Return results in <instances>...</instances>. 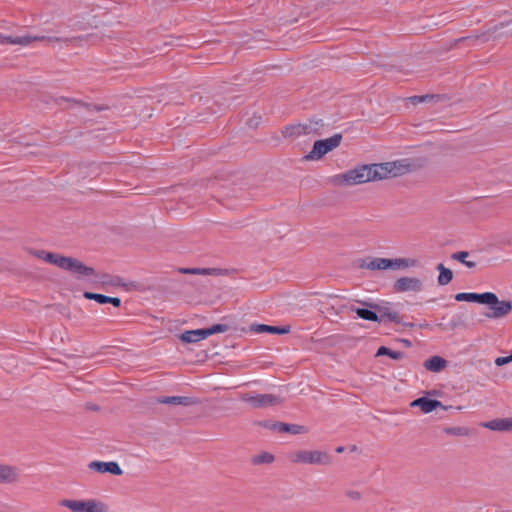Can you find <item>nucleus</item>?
<instances>
[{
  "label": "nucleus",
  "mask_w": 512,
  "mask_h": 512,
  "mask_svg": "<svg viewBox=\"0 0 512 512\" xmlns=\"http://www.w3.org/2000/svg\"><path fill=\"white\" fill-rule=\"evenodd\" d=\"M60 505L71 512H112L109 505L99 499H63Z\"/></svg>",
  "instance_id": "nucleus-4"
},
{
  "label": "nucleus",
  "mask_w": 512,
  "mask_h": 512,
  "mask_svg": "<svg viewBox=\"0 0 512 512\" xmlns=\"http://www.w3.org/2000/svg\"><path fill=\"white\" fill-rule=\"evenodd\" d=\"M260 120H261V117H253L248 120L247 124L250 127H256L259 124Z\"/></svg>",
  "instance_id": "nucleus-37"
},
{
  "label": "nucleus",
  "mask_w": 512,
  "mask_h": 512,
  "mask_svg": "<svg viewBox=\"0 0 512 512\" xmlns=\"http://www.w3.org/2000/svg\"><path fill=\"white\" fill-rule=\"evenodd\" d=\"M304 129L305 135H319L320 129L323 127L322 120L313 121L310 120L306 123H301Z\"/></svg>",
  "instance_id": "nucleus-27"
},
{
  "label": "nucleus",
  "mask_w": 512,
  "mask_h": 512,
  "mask_svg": "<svg viewBox=\"0 0 512 512\" xmlns=\"http://www.w3.org/2000/svg\"><path fill=\"white\" fill-rule=\"evenodd\" d=\"M43 37L38 36H29V35H23V36H11V35H2L0 34V44H11V45H21V46H27L31 44L34 41L42 40Z\"/></svg>",
  "instance_id": "nucleus-13"
},
{
  "label": "nucleus",
  "mask_w": 512,
  "mask_h": 512,
  "mask_svg": "<svg viewBox=\"0 0 512 512\" xmlns=\"http://www.w3.org/2000/svg\"><path fill=\"white\" fill-rule=\"evenodd\" d=\"M392 288L395 293H419L423 290L424 284L418 277L403 276L393 283Z\"/></svg>",
  "instance_id": "nucleus-8"
},
{
  "label": "nucleus",
  "mask_w": 512,
  "mask_h": 512,
  "mask_svg": "<svg viewBox=\"0 0 512 512\" xmlns=\"http://www.w3.org/2000/svg\"><path fill=\"white\" fill-rule=\"evenodd\" d=\"M83 296L88 300H94L100 304L110 303L115 307H119L121 305L120 298L117 297H109L98 293L92 292H84Z\"/></svg>",
  "instance_id": "nucleus-18"
},
{
  "label": "nucleus",
  "mask_w": 512,
  "mask_h": 512,
  "mask_svg": "<svg viewBox=\"0 0 512 512\" xmlns=\"http://www.w3.org/2000/svg\"><path fill=\"white\" fill-rule=\"evenodd\" d=\"M423 366L426 370L437 373L448 366V361L440 356H432L423 363Z\"/></svg>",
  "instance_id": "nucleus-17"
},
{
  "label": "nucleus",
  "mask_w": 512,
  "mask_h": 512,
  "mask_svg": "<svg viewBox=\"0 0 512 512\" xmlns=\"http://www.w3.org/2000/svg\"><path fill=\"white\" fill-rule=\"evenodd\" d=\"M366 306L375 309L378 312L380 322L389 321L394 323H402V317L396 310L391 309L388 306H380L374 303H364Z\"/></svg>",
  "instance_id": "nucleus-10"
},
{
  "label": "nucleus",
  "mask_w": 512,
  "mask_h": 512,
  "mask_svg": "<svg viewBox=\"0 0 512 512\" xmlns=\"http://www.w3.org/2000/svg\"><path fill=\"white\" fill-rule=\"evenodd\" d=\"M274 461V456L268 452H263L253 458L254 464H269Z\"/></svg>",
  "instance_id": "nucleus-33"
},
{
  "label": "nucleus",
  "mask_w": 512,
  "mask_h": 512,
  "mask_svg": "<svg viewBox=\"0 0 512 512\" xmlns=\"http://www.w3.org/2000/svg\"><path fill=\"white\" fill-rule=\"evenodd\" d=\"M342 140L341 134H335L330 138L314 142L312 150L305 156L306 160H319L325 154L337 148Z\"/></svg>",
  "instance_id": "nucleus-6"
},
{
  "label": "nucleus",
  "mask_w": 512,
  "mask_h": 512,
  "mask_svg": "<svg viewBox=\"0 0 512 512\" xmlns=\"http://www.w3.org/2000/svg\"><path fill=\"white\" fill-rule=\"evenodd\" d=\"M293 463L328 465L331 463V457L326 452L318 450H299L294 452L291 457Z\"/></svg>",
  "instance_id": "nucleus-5"
},
{
  "label": "nucleus",
  "mask_w": 512,
  "mask_h": 512,
  "mask_svg": "<svg viewBox=\"0 0 512 512\" xmlns=\"http://www.w3.org/2000/svg\"><path fill=\"white\" fill-rule=\"evenodd\" d=\"M455 300L462 302H476L490 306V310L485 313L488 319H500L509 315L512 311V303L506 300H499L498 296L492 292L472 293L461 292L455 295Z\"/></svg>",
  "instance_id": "nucleus-3"
},
{
  "label": "nucleus",
  "mask_w": 512,
  "mask_h": 512,
  "mask_svg": "<svg viewBox=\"0 0 512 512\" xmlns=\"http://www.w3.org/2000/svg\"><path fill=\"white\" fill-rule=\"evenodd\" d=\"M250 330L255 333H272V334H287L290 332V327H277L265 324H253Z\"/></svg>",
  "instance_id": "nucleus-16"
},
{
  "label": "nucleus",
  "mask_w": 512,
  "mask_h": 512,
  "mask_svg": "<svg viewBox=\"0 0 512 512\" xmlns=\"http://www.w3.org/2000/svg\"><path fill=\"white\" fill-rule=\"evenodd\" d=\"M383 355H387L394 360H400L404 356V354L400 351H392L385 346H381L378 349L376 356H383Z\"/></svg>",
  "instance_id": "nucleus-31"
},
{
  "label": "nucleus",
  "mask_w": 512,
  "mask_h": 512,
  "mask_svg": "<svg viewBox=\"0 0 512 512\" xmlns=\"http://www.w3.org/2000/svg\"><path fill=\"white\" fill-rule=\"evenodd\" d=\"M20 474L16 467L0 463V483L12 484L19 480Z\"/></svg>",
  "instance_id": "nucleus-15"
},
{
  "label": "nucleus",
  "mask_w": 512,
  "mask_h": 512,
  "mask_svg": "<svg viewBox=\"0 0 512 512\" xmlns=\"http://www.w3.org/2000/svg\"><path fill=\"white\" fill-rule=\"evenodd\" d=\"M229 330V326L228 325H224V324H215L213 326H211L210 328H206L204 329V332H205V336L206 338L213 335V334H216V333H224L226 331Z\"/></svg>",
  "instance_id": "nucleus-32"
},
{
  "label": "nucleus",
  "mask_w": 512,
  "mask_h": 512,
  "mask_svg": "<svg viewBox=\"0 0 512 512\" xmlns=\"http://www.w3.org/2000/svg\"><path fill=\"white\" fill-rule=\"evenodd\" d=\"M415 165L408 159L363 164L344 173L335 175L333 183L340 187L362 185L405 175L414 170Z\"/></svg>",
  "instance_id": "nucleus-1"
},
{
  "label": "nucleus",
  "mask_w": 512,
  "mask_h": 512,
  "mask_svg": "<svg viewBox=\"0 0 512 512\" xmlns=\"http://www.w3.org/2000/svg\"><path fill=\"white\" fill-rule=\"evenodd\" d=\"M198 403L196 398L188 396H162V413L172 412L176 407H188Z\"/></svg>",
  "instance_id": "nucleus-9"
},
{
  "label": "nucleus",
  "mask_w": 512,
  "mask_h": 512,
  "mask_svg": "<svg viewBox=\"0 0 512 512\" xmlns=\"http://www.w3.org/2000/svg\"><path fill=\"white\" fill-rule=\"evenodd\" d=\"M283 133H284V136L287 138H296V137L305 135L304 129H303V126L301 123L286 127Z\"/></svg>",
  "instance_id": "nucleus-30"
},
{
  "label": "nucleus",
  "mask_w": 512,
  "mask_h": 512,
  "mask_svg": "<svg viewBox=\"0 0 512 512\" xmlns=\"http://www.w3.org/2000/svg\"><path fill=\"white\" fill-rule=\"evenodd\" d=\"M481 426L492 431L512 432V417L493 419L491 421L483 422Z\"/></svg>",
  "instance_id": "nucleus-14"
},
{
  "label": "nucleus",
  "mask_w": 512,
  "mask_h": 512,
  "mask_svg": "<svg viewBox=\"0 0 512 512\" xmlns=\"http://www.w3.org/2000/svg\"><path fill=\"white\" fill-rule=\"evenodd\" d=\"M346 496L348 499L358 502L362 499V493L358 490H348L346 492Z\"/></svg>",
  "instance_id": "nucleus-34"
},
{
  "label": "nucleus",
  "mask_w": 512,
  "mask_h": 512,
  "mask_svg": "<svg viewBox=\"0 0 512 512\" xmlns=\"http://www.w3.org/2000/svg\"><path fill=\"white\" fill-rule=\"evenodd\" d=\"M510 362H512V354L509 356H505V357H497L495 359V364L497 366H503V365L509 364Z\"/></svg>",
  "instance_id": "nucleus-35"
},
{
  "label": "nucleus",
  "mask_w": 512,
  "mask_h": 512,
  "mask_svg": "<svg viewBox=\"0 0 512 512\" xmlns=\"http://www.w3.org/2000/svg\"><path fill=\"white\" fill-rule=\"evenodd\" d=\"M411 407H419L425 414L432 412L437 408L448 410L451 406H445L438 400L429 399L427 397H420L410 403Z\"/></svg>",
  "instance_id": "nucleus-12"
},
{
  "label": "nucleus",
  "mask_w": 512,
  "mask_h": 512,
  "mask_svg": "<svg viewBox=\"0 0 512 512\" xmlns=\"http://www.w3.org/2000/svg\"><path fill=\"white\" fill-rule=\"evenodd\" d=\"M443 431L447 435L456 437H468L472 434L471 429L465 426L445 427Z\"/></svg>",
  "instance_id": "nucleus-26"
},
{
  "label": "nucleus",
  "mask_w": 512,
  "mask_h": 512,
  "mask_svg": "<svg viewBox=\"0 0 512 512\" xmlns=\"http://www.w3.org/2000/svg\"><path fill=\"white\" fill-rule=\"evenodd\" d=\"M389 268L392 270L407 269L417 267L419 262L413 258H395L389 259Z\"/></svg>",
  "instance_id": "nucleus-19"
},
{
  "label": "nucleus",
  "mask_w": 512,
  "mask_h": 512,
  "mask_svg": "<svg viewBox=\"0 0 512 512\" xmlns=\"http://www.w3.org/2000/svg\"><path fill=\"white\" fill-rule=\"evenodd\" d=\"M218 269L215 268H179L178 272L183 274H193V275H216L218 273Z\"/></svg>",
  "instance_id": "nucleus-25"
},
{
  "label": "nucleus",
  "mask_w": 512,
  "mask_h": 512,
  "mask_svg": "<svg viewBox=\"0 0 512 512\" xmlns=\"http://www.w3.org/2000/svg\"><path fill=\"white\" fill-rule=\"evenodd\" d=\"M240 399L243 402L250 404L253 408H265L270 406L279 405L282 400L279 396L273 394H242Z\"/></svg>",
  "instance_id": "nucleus-7"
},
{
  "label": "nucleus",
  "mask_w": 512,
  "mask_h": 512,
  "mask_svg": "<svg viewBox=\"0 0 512 512\" xmlns=\"http://www.w3.org/2000/svg\"><path fill=\"white\" fill-rule=\"evenodd\" d=\"M390 264L388 258H373L369 262L364 263L361 267L368 270H388Z\"/></svg>",
  "instance_id": "nucleus-22"
},
{
  "label": "nucleus",
  "mask_w": 512,
  "mask_h": 512,
  "mask_svg": "<svg viewBox=\"0 0 512 512\" xmlns=\"http://www.w3.org/2000/svg\"><path fill=\"white\" fill-rule=\"evenodd\" d=\"M470 256L468 251H458L451 255V258L455 261H458L464 264L466 267L473 269L476 267L477 263L475 261H470L467 258Z\"/></svg>",
  "instance_id": "nucleus-28"
},
{
  "label": "nucleus",
  "mask_w": 512,
  "mask_h": 512,
  "mask_svg": "<svg viewBox=\"0 0 512 512\" xmlns=\"http://www.w3.org/2000/svg\"><path fill=\"white\" fill-rule=\"evenodd\" d=\"M273 429H277L280 432H288L292 434H304L307 432V428L301 425H293L286 423H275Z\"/></svg>",
  "instance_id": "nucleus-23"
},
{
  "label": "nucleus",
  "mask_w": 512,
  "mask_h": 512,
  "mask_svg": "<svg viewBox=\"0 0 512 512\" xmlns=\"http://www.w3.org/2000/svg\"><path fill=\"white\" fill-rule=\"evenodd\" d=\"M88 468L98 473H110L112 475H122L123 471L118 465V463L111 462H102V461H92L89 463Z\"/></svg>",
  "instance_id": "nucleus-11"
},
{
  "label": "nucleus",
  "mask_w": 512,
  "mask_h": 512,
  "mask_svg": "<svg viewBox=\"0 0 512 512\" xmlns=\"http://www.w3.org/2000/svg\"><path fill=\"white\" fill-rule=\"evenodd\" d=\"M80 281H91V282H94V283H101L102 285H106V286H120L121 285V281L119 278H113V277H110L108 275H99L96 271H95V276H93L91 279H79Z\"/></svg>",
  "instance_id": "nucleus-21"
},
{
  "label": "nucleus",
  "mask_w": 512,
  "mask_h": 512,
  "mask_svg": "<svg viewBox=\"0 0 512 512\" xmlns=\"http://www.w3.org/2000/svg\"><path fill=\"white\" fill-rule=\"evenodd\" d=\"M434 98V96H431V95H424V96H414L411 98V100L416 103V102H425L427 100H432Z\"/></svg>",
  "instance_id": "nucleus-36"
},
{
  "label": "nucleus",
  "mask_w": 512,
  "mask_h": 512,
  "mask_svg": "<svg viewBox=\"0 0 512 512\" xmlns=\"http://www.w3.org/2000/svg\"><path fill=\"white\" fill-rule=\"evenodd\" d=\"M429 395H438L439 392L437 390H432L428 392Z\"/></svg>",
  "instance_id": "nucleus-40"
},
{
  "label": "nucleus",
  "mask_w": 512,
  "mask_h": 512,
  "mask_svg": "<svg viewBox=\"0 0 512 512\" xmlns=\"http://www.w3.org/2000/svg\"><path fill=\"white\" fill-rule=\"evenodd\" d=\"M174 46L175 45V39L173 37H169L168 41H165L162 43V46Z\"/></svg>",
  "instance_id": "nucleus-38"
},
{
  "label": "nucleus",
  "mask_w": 512,
  "mask_h": 512,
  "mask_svg": "<svg viewBox=\"0 0 512 512\" xmlns=\"http://www.w3.org/2000/svg\"><path fill=\"white\" fill-rule=\"evenodd\" d=\"M342 451H343L342 447L337 448V452H342Z\"/></svg>",
  "instance_id": "nucleus-42"
},
{
  "label": "nucleus",
  "mask_w": 512,
  "mask_h": 512,
  "mask_svg": "<svg viewBox=\"0 0 512 512\" xmlns=\"http://www.w3.org/2000/svg\"><path fill=\"white\" fill-rule=\"evenodd\" d=\"M403 342L405 343V345L409 346L410 345V341L409 340H403Z\"/></svg>",
  "instance_id": "nucleus-41"
},
{
  "label": "nucleus",
  "mask_w": 512,
  "mask_h": 512,
  "mask_svg": "<svg viewBox=\"0 0 512 512\" xmlns=\"http://www.w3.org/2000/svg\"><path fill=\"white\" fill-rule=\"evenodd\" d=\"M352 311H355L356 314L365 320L374 321V322H380V318L378 316V312H374L368 309H362V308H354L351 307Z\"/></svg>",
  "instance_id": "nucleus-29"
},
{
  "label": "nucleus",
  "mask_w": 512,
  "mask_h": 512,
  "mask_svg": "<svg viewBox=\"0 0 512 512\" xmlns=\"http://www.w3.org/2000/svg\"><path fill=\"white\" fill-rule=\"evenodd\" d=\"M437 270L439 271V276L437 279L439 285L445 286L452 281L453 272L446 268L442 263L437 265Z\"/></svg>",
  "instance_id": "nucleus-24"
},
{
  "label": "nucleus",
  "mask_w": 512,
  "mask_h": 512,
  "mask_svg": "<svg viewBox=\"0 0 512 512\" xmlns=\"http://www.w3.org/2000/svg\"><path fill=\"white\" fill-rule=\"evenodd\" d=\"M180 339L185 343H197L206 339L204 329L188 330L180 335Z\"/></svg>",
  "instance_id": "nucleus-20"
},
{
  "label": "nucleus",
  "mask_w": 512,
  "mask_h": 512,
  "mask_svg": "<svg viewBox=\"0 0 512 512\" xmlns=\"http://www.w3.org/2000/svg\"><path fill=\"white\" fill-rule=\"evenodd\" d=\"M27 251L31 256L69 272L76 279H91L95 276V269L78 258L42 249L29 248Z\"/></svg>",
  "instance_id": "nucleus-2"
},
{
  "label": "nucleus",
  "mask_w": 512,
  "mask_h": 512,
  "mask_svg": "<svg viewBox=\"0 0 512 512\" xmlns=\"http://www.w3.org/2000/svg\"><path fill=\"white\" fill-rule=\"evenodd\" d=\"M450 326H451L452 329H455L456 327L459 326V323L456 320H452Z\"/></svg>",
  "instance_id": "nucleus-39"
}]
</instances>
